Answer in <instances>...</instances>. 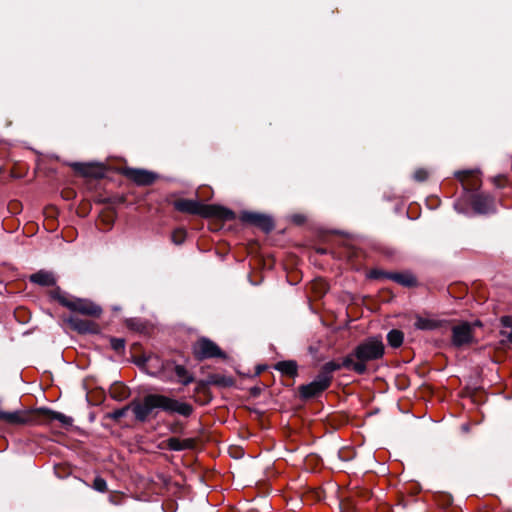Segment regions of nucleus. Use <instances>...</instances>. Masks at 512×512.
Segmentation results:
<instances>
[{
	"mask_svg": "<svg viewBox=\"0 0 512 512\" xmlns=\"http://www.w3.org/2000/svg\"><path fill=\"white\" fill-rule=\"evenodd\" d=\"M428 175L429 173L427 170L420 168L414 172L413 178L418 182H423L428 178Z\"/></svg>",
	"mask_w": 512,
	"mask_h": 512,
	"instance_id": "bb28decb",
	"label": "nucleus"
},
{
	"mask_svg": "<svg viewBox=\"0 0 512 512\" xmlns=\"http://www.w3.org/2000/svg\"><path fill=\"white\" fill-rule=\"evenodd\" d=\"M131 409L130 405L123 407L121 409H117L109 414V417L114 420H118L122 417H124L127 413V411Z\"/></svg>",
	"mask_w": 512,
	"mask_h": 512,
	"instance_id": "a878e982",
	"label": "nucleus"
},
{
	"mask_svg": "<svg viewBox=\"0 0 512 512\" xmlns=\"http://www.w3.org/2000/svg\"><path fill=\"white\" fill-rule=\"evenodd\" d=\"M193 352L197 359L225 358V354L216 343L208 338L199 339L193 346Z\"/></svg>",
	"mask_w": 512,
	"mask_h": 512,
	"instance_id": "39448f33",
	"label": "nucleus"
},
{
	"mask_svg": "<svg viewBox=\"0 0 512 512\" xmlns=\"http://www.w3.org/2000/svg\"><path fill=\"white\" fill-rule=\"evenodd\" d=\"M93 488L98 492H105L107 490V483L105 479L101 477H96L93 482Z\"/></svg>",
	"mask_w": 512,
	"mask_h": 512,
	"instance_id": "393cba45",
	"label": "nucleus"
},
{
	"mask_svg": "<svg viewBox=\"0 0 512 512\" xmlns=\"http://www.w3.org/2000/svg\"><path fill=\"white\" fill-rule=\"evenodd\" d=\"M501 325L505 329L501 334L506 337L510 343H512V318L509 316L502 317Z\"/></svg>",
	"mask_w": 512,
	"mask_h": 512,
	"instance_id": "4be33fe9",
	"label": "nucleus"
},
{
	"mask_svg": "<svg viewBox=\"0 0 512 512\" xmlns=\"http://www.w3.org/2000/svg\"><path fill=\"white\" fill-rule=\"evenodd\" d=\"M325 389L317 384L314 380L299 388L300 396L304 399H309L321 394Z\"/></svg>",
	"mask_w": 512,
	"mask_h": 512,
	"instance_id": "2eb2a0df",
	"label": "nucleus"
},
{
	"mask_svg": "<svg viewBox=\"0 0 512 512\" xmlns=\"http://www.w3.org/2000/svg\"><path fill=\"white\" fill-rule=\"evenodd\" d=\"M499 179H500V177H498V178H494V182H495V183H496V185H498V186H499V184H498V180H499Z\"/></svg>",
	"mask_w": 512,
	"mask_h": 512,
	"instance_id": "7c9ffc66",
	"label": "nucleus"
},
{
	"mask_svg": "<svg viewBox=\"0 0 512 512\" xmlns=\"http://www.w3.org/2000/svg\"><path fill=\"white\" fill-rule=\"evenodd\" d=\"M473 173H474V171H472V170L458 171L455 173L456 177L462 182L465 190H466V185H465L464 181L468 176H470Z\"/></svg>",
	"mask_w": 512,
	"mask_h": 512,
	"instance_id": "c85d7f7f",
	"label": "nucleus"
},
{
	"mask_svg": "<svg viewBox=\"0 0 512 512\" xmlns=\"http://www.w3.org/2000/svg\"><path fill=\"white\" fill-rule=\"evenodd\" d=\"M240 219L243 222L252 224L264 232H270L274 228V223L271 217L257 213V212H249V211H243L241 213Z\"/></svg>",
	"mask_w": 512,
	"mask_h": 512,
	"instance_id": "423d86ee",
	"label": "nucleus"
},
{
	"mask_svg": "<svg viewBox=\"0 0 512 512\" xmlns=\"http://www.w3.org/2000/svg\"><path fill=\"white\" fill-rule=\"evenodd\" d=\"M175 207L178 211L203 217H215L221 220H233L235 218V213L228 208L219 205H205L191 199L178 200L175 202Z\"/></svg>",
	"mask_w": 512,
	"mask_h": 512,
	"instance_id": "7ed1b4c3",
	"label": "nucleus"
},
{
	"mask_svg": "<svg viewBox=\"0 0 512 512\" xmlns=\"http://www.w3.org/2000/svg\"><path fill=\"white\" fill-rule=\"evenodd\" d=\"M385 353V346L381 337H369L360 342L351 354L342 361L343 368L363 375L367 371L366 364L381 359Z\"/></svg>",
	"mask_w": 512,
	"mask_h": 512,
	"instance_id": "f03ea898",
	"label": "nucleus"
},
{
	"mask_svg": "<svg viewBox=\"0 0 512 512\" xmlns=\"http://www.w3.org/2000/svg\"><path fill=\"white\" fill-rule=\"evenodd\" d=\"M111 347L113 350L119 352L125 348V341L121 338L111 339Z\"/></svg>",
	"mask_w": 512,
	"mask_h": 512,
	"instance_id": "cd10ccee",
	"label": "nucleus"
},
{
	"mask_svg": "<svg viewBox=\"0 0 512 512\" xmlns=\"http://www.w3.org/2000/svg\"><path fill=\"white\" fill-rule=\"evenodd\" d=\"M443 324V321L432 318V317H424L421 315L415 316L414 327L417 330L422 331H433L440 328Z\"/></svg>",
	"mask_w": 512,
	"mask_h": 512,
	"instance_id": "f8f14e48",
	"label": "nucleus"
},
{
	"mask_svg": "<svg viewBox=\"0 0 512 512\" xmlns=\"http://www.w3.org/2000/svg\"><path fill=\"white\" fill-rule=\"evenodd\" d=\"M130 407L136 420L140 422H145L156 409H161L171 414L176 413L184 417L190 416L193 412V407L189 403L161 394L146 395L142 401L132 402Z\"/></svg>",
	"mask_w": 512,
	"mask_h": 512,
	"instance_id": "f257e3e1",
	"label": "nucleus"
},
{
	"mask_svg": "<svg viewBox=\"0 0 512 512\" xmlns=\"http://www.w3.org/2000/svg\"><path fill=\"white\" fill-rule=\"evenodd\" d=\"M480 322H475L474 324L468 322H461L452 327V337L451 343L456 348H462L466 345H470L474 343L475 336L473 328L474 326H479Z\"/></svg>",
	"mask_w": 512,
	"mask_h": 512,
	"instance_id": "20e7f679",
	"label": "nucleus"
},
{
	"mask_svg": "<svg viewBox=\"0 0 512 512\" xmlns=\"http://www.w3.org/2000/svg\"><path fill=\"white\" fill-rule=\"evenodd\" d=\"M68 322L74 330H77L80 333H90L95 331V325L90 321L83 320L78 317H71Z\"/></svg>",
	"mask_w": 512,
	"mask_h": 512,
	"instance_id": "4468645a",
	"label": "nucleus"
},
{
	"mask_svg": "<svg viewBox=\"0 0 512 512\" xmlns=\"http://www.w3.org/2000/svg\"><path fill=\"white\" fill-rule=\"evenodd\" d=\"M454 208L457 210V212L459 213H466V211L462 208L461 206V202L458 201L454 204Z\"/></svg>",
	"mask_w": 512,
	"mask_h": 512,
	"instance_id": "c756f323",
	"label": "nucleus"
},
{
	"mask_svg": "<svg viewBox=\"0 0 512 512\" xmlns=\"http://www.w3.org/2000/svg\"><path fill=\"white\" fill-rule=\"evenodd\" d=\"M387 277L406 287H411L416 284V278L407 273L387 274Z\"/></svg>",
	"mask_w": 512,
	"mask_h": 512,
	"instance_id": "f3484780",
	"label": "nucleus"
},
{
	"mask_svg": "<svg viewBox=\"0 0 512 512\" xmlns=\"http://www.w3.org/2000/svg\"><path fill=\"white\" fill-rule=\"evenodd\" d=\"M74 168L81 172L84 176H92V177H100L102 173L99 171V168H95L93 165L90 164H81V163H75Z\"/></svg>",
	"mask_w": 512,
	"mask_h": 512,
	"instance_id": "6ab92c4d",
	"label": "nucleus"
},
{
	"mask_svg": "<svg viewBox=\"0 0 512 512\" xmlns=\"http://www.w3.org/2000/svg\"><path fill=\"white\" fill-rule=\"evenodd\" d=\"M174 371H175V374L178 377L179 381L183 385L187 386L193 382L194 378H193L192 374L189 373L188 370L184 366L175 365Z\"/></svg>",
	"mask_w": 512,
	"mask_h": 512,
	"instance_id": "aec40b11",
	"label": "nucleus"
},
{
	"mask_svg": "<svg viewBox=\"0 0 512 512\" xmlns=\"http://www.w3.org/2000/svg\"><path fill=\"white\" fill-rule=\"evenodd\" d=\"M59 300L64 306L84 315L99 316L102 311L98 305L87 300L77 299L75 301H68L64 298Z\"/></svg>",
	"mask_w": 512,
	"mask_h": 512,
	"instance_id": "0eeeda50",
	"label": "nucleus"
},
{
	"mask_svg": "<svg viewBox=\"0 0 512 512\" xmlns=\"http://www.w3.org/2000/svg\"><path fill=\"white\" fill-rule=\"evenodd\" d=\"M404 340V334L398 329H393L387 334L388 344L393 348H398L402 345Z\"/></svg>",
	"mask_w": 512,
	"mask_h": 512,
	"instance_id": "412c9836",
	"label": "nucleus"
},
{
	"mask_svg": "<svg viewBox=\"0 0 512 512\" xmlns=\"http://www.w3.org/2000/svg\"><path fill=\"white\" fill-rule=\"evenodd\" d=\"M275 369L283 375L294 377L297 375L298 365L294 360L280 361L275 365Z\"/></svg>",
	"mask_w": 512,
	"mask_h": 512,
	"instance_id": "dca6fc26",
	"label": "nucleus"
},
{
	"mask_svg": "<svg viewBox=\"0 0 512 512\" xmlns=\"http://www.w3.org/2000/svg\"><path fill=\"white\" fill-rule=\"evenodd\" d=\"M172 242L176 245H181L186 239L185 230L179 228L173 231L171 236Z\"/></svg>",
	"mask_w": 512,
	"mask_h": 512,
	"instance_id": "b1692460",
	"label": "nucleus"
},
{
	"mask_svg": "<svg viewBox=\"0 0 512 512\" xmlns=\"http://www.w3.org/2000/svg\"><path fill=\"white\" fill-rule=\"evenodd\" d=\"M0 420L11 425H21L29 422L30 417L24 411L5 412L0 408Z\"/></svg>",
	"mask_w": 512,
	"mask_h": 512,
	"instance_id": "9b49d317",
	"label": "nucleus"
},
{
	"mask_svg": "<svg viewBox=\"0 0 512 512\" xmlns=\"http://www.w3.org/2000/svg\"><path fill=\"white\" fill-rule=\"evenodd\" d=\"M45 411L47 413H49L51 419L57 420L65 426H70L73 423V419L69 416H66L63 413L51 411V410H45Z\"/></svg>",
	"mask_w": 512,
	"mask_h": 512,
	"instance_id": "5701e85b",
	"label": "nucleus"
},
{
	"mask_svg": "<svg viewBox=\"0 0 512 512\" xmlns=\"http://www.w3.org/2000/svg\"><path fill=\"white\" fill-rule=\"evenodd\" d=\"M32 283L41 286H53L56 283V279L51 272L40 270L30 276Z\"/></svg>",
	"mask_w": 512,
	"mask_h": 512,
	"instance_id": "ddd939ff",
	"label": "nucleus"
},
{
	"mask_svg": "<svg viewBox=\"0 0 512 512\" xmlns=\"http://www.w3.org/2000/svg\"><path fill=\"white\" fill-rule=\"evenodd\" d=\"M167 446L170 450L182 451V450L192 447V440H190V439L181 440L179 438L172 437L167 440Z\"/></svg>",
	"mask_w": 512,
	"mask_h": 512,
	"instance_id": "a211bd4d",
	"label": "nucleus"
},
{
	"mask_svg": "<svg viewBox=\"0 0 512 512\" xmlns=\"http://www.w3.org/2000/svg\"><path fill=\"white\" fill-rule=\"evenodd\" d=\"M467 198L477 214H488L494 210V200L489 195L471 193Z\"/></svg>",
	"mask_w": 512,
	"mask_h": 512,
	"instance_id": "6e6552de",
	"label": "nucleus"
},
{
	"mask_svg": "<svg viewBox=\"0 0 512 512\" xmlns=\"http://www.w3.org/2000/svg\"><path fill=\"white\" fill-rule=\"evenodd\" d=\"M341 368H343L342 363L329 361L322 366L314 381L326 390L332 382L333 373Z\"/></svg>",
	"mask_w": 512,
	"mask_h": 512,
	"instance_id": "1a4fd4ad",
	"label": "nucleus"
},
{
	"mask_svg": "<svg viewBox=\"0 0 512 512\" xmlns=\"http://www.w3.org/2000/svg\"><path fill=\"white\" fill-rule=\"evenodd\" d=\"M125 175L138 185H149L156 179V175L154 173L144 169L128 168L125 171Z\"/></svg>",
	"mask_w": 512,
	"mask_h": 512,
	"instance_id": "9d476101",
	"label": "nucleus"
}]
</instances>
